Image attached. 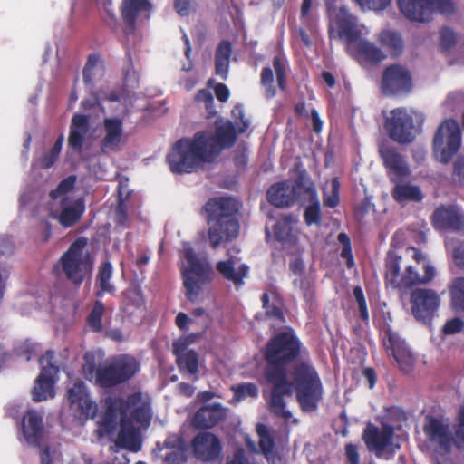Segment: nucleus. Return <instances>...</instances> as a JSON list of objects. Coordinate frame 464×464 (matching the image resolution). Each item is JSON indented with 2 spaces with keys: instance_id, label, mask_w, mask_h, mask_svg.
I'll use <instances>...</instances> for the list:
<instances>
[{
  "instance_id": "f257e3e1",
  "label": "nucleus",
  "mask_w": 464,
  "mask_h": 464,
  "mask_svg": "<svg viewBox=\"0 0 464 464\" xmlns=\"http://www.w3.org/2000/svg\"><path fill=\"white\" fill-rule=\"evenodd\" d=\"M302 343L293 330L276 334L264 349V376L273 385L268 401L269 411L276 417L289 420L285 395L295 393L300 410L315 412L324 400V388L320 374L310 360L295 362L287 374V366L302 354Z\"/></svg>"
},
{
  "instance_id": "f03ea898",
  "label": "nucleus",
  "mask_w": 464,
  "mask_h": 464,
  "mask_svg": "<svg viewBox=\"0 0 464 464\" xmlns=\"http://www.w3.org/2000/svg\"><path fill=\"white\" fill-rule=\"evenodd\" d=\"M238 131L230 121H216L215 133L200 130L192 139L182 138L172 146L166 160L173 173L193 172L201 163H211L224 149L232 148Z\"/></svg>"
},
{
  "instance_id": "7ed1b4c3",
  "label": "nucleus",
  "mask_w": 464,
  "mask_h": 464,
  "mask_svg": "<svg viewBox=\"0 0 464 464\" xmlns=\"http://www.w3.org/2000/svg\"><path fill=\"white\" fill-rule=\"evenodd\" d=\"M384 267L385 285L398 290L428 284L435 277L433 266L420 249L413 246L407 248L405 256L389 251Z\"/></svg>"
},
{
  "instance_id": "20e7f679",
  "label": "nucleus",
  "mask_w": 464,
  "mask_h": 464,
  "mask_svg": "<svg viewBox=\"0 0 464 464\" xmlns=\"http://www.w3.org/2000/svg\"><path fill=\"white\" fill-rule=\"evenodd\" d=\"M240 207L237 199L228 196L211 198L203 206L202 212L206 214L208 237L211 248L217 249L238 237Z\"/></svg>"
},
{
  "instance_id": "39448f33",
  "label": "nucleus",
  "mask_w": 464,
  "mask_h": 464,
  "mask_svg": "<svg viewBox=\"0 0 464 464\" xmlns=\"http://www.w3.org/2000/svg\"><path fill=\"white\" fill-rule=\"evenodd\" d=\"M106 409L102 420L98 422L99 436H111L117 429V415L120 419L130 413L135 422L141 426H149L151 420V407L143 399L140 392H136L122 397H108L105 399Z\"/></svg>"
},
{
  "instance_id": "423d86ee",
  "label": "nucleus",
  "mask_w": 464,
  "mask_h": 464,
  "mask_svg": "<svg viewBox=\"0 0 464 464\" xmlns=\"http://www.w3.org/2000/svg\"><path fill=\"white\" fill-rule=\"evenodd\" d=\"M87 246V237H77L53 266L56 274H63L75 286H80L92 274L94 260Z\"/></svg>"
},
{
  "instance_id": "0eeeda50",
  "label": "nucleus",
  "mask_w": 464,
  "mask_h": 464,
  "mask_svg": "<svg viewBox=\"0 0 464 464\" xmlns=\"http://www.w3.org/2000/svg\"><path fill=\"white\" fill-rule=\"evenodd\" d=\"M139 371L140 362L129 354L117 355L97 368L93 362L83 366L85 377L91 379L94 374L95 384L104 389L113 388L128 382Z\"/></svg>"
},
{
  "instance_id": "6e6552de",
  "label": "nucleus",
  "mask_w": 464,
  "mask_h": 464,
  "mask_svg": "<svg viewBox=\"0 0 464 464\" xmlns=\"http://www.w3.org/2000/svg\"><path fill=\"white\" fill-rule=\"evenodd\" d=\"M183 256L187 261V266L181 272L185 294L191 303H198L200 300L203 286L212 281L214 270L206 258L198 257L188 243L184 245Z\"/></svg>"
},
{
  "instance_id": "1a4fd4ad",
  "label": "nucleus",
  "mask_w": 464,
  "mask_h": 464,
  "mask_svg": "<svg viewBox=\"0 0 464 464\" xmlns=\"http://www.w3.org/2000/svg\"><path fill=\"white\" fill-rule=\"evenodd\" d=\"M401 13L409 21L430 23L437 13L450 15L455 12L451 0H397Z\"/></svg>"
},
{
  "instance_id": "9d476101",
  "label": "nucleus",
  "mask_w": 464,
  "mask_h": 464,
  "mask_svg": "<svg viewBox=\"0 0 464 464\" xmlns=\"http://www.w3.org/2000/svg\"><path fill=\"white\" fill-rule=\"evenodd\" d=\"M462 132L456 120H445L438 127L432 141L436 160L447 164L457 154L461 146Z\"/></svg>"
},
{
  "instance_id": "9b49d317",
  "label": "nucleus",
  "mask_w": 464,
  "mask_h": 464,
  "mask_svg": "<svg viewBox=\"0 0 464 464\" xmlns=\"http://www.w3.org/2000/svg\"><path fill=\"white\" fill-rule=\"evenodd\" d=\"M380 87L387 96L409 94L413 88L411 72L402 64H391L382 73Z\"/></svg>"
},
{
  "instance_id": "f8f14e48",
  "label": "nucleus",
  "mask_w": 464,
  "mask_h": 464,
  "mask_svg": "<svg viewBox=\"0 0 464 464\" xmlns=\"http://www.w3.org/2000/svg\"><path fill=\"white\" fill-rule=\"evenodd\" d=\"M309 182L304 179V172L301 173L294 182L283 180L273 184L266 192L268 202L276 208H288L295 204Z\"/></svg>"
},
{
  "instance_id": "ddd939ff",
  "label": "nucleus",
  "mask_w": 464,
  "mask_h": 464,
  "mask_svg": "<svg viewBox=\"0 0 464 464\" xmlns=\"http://www.w3.org/2000/svg\"><path fill=\"white\" fill-rule=\"evenodd\" d=\"M67 399L74 417L80 421L85 422L97 416L98 404L91 398L90 392L82 381L75 382L68 389Z\"/></svg>"
},
{
  "instance_id": "4468645a",
  "label": "nucleus",
  "mask_w": 464,
  "mask_h": 464,
  "mask_svg": "<svg viewBox=\"0 0 464 464\" xmlns=\"http://www.w3.org/2000/svg\"><path fill=\"white\" fill-rule=\"evenodd\" d=\"M330 18L329 34L334 32L339 39L345 41L348 44L357 42L361 31L358 27V19L351 14L345 6L328 12Z\"/></svg>"
},
{
  "instance_id": "2eb2a0df",
  "label": "nucleus",
  "mask_w": 464,
  "mask_h": 464,
  "mask_svg": "<svg viewBox=\"0 0 464 464\" xmlns=\"http://www.w3.org/2000/svg\"><path fill=\"white\" fill-rule=\"evenodd\" d=\"M54 357L53 351H47L44 356L40 358L42 370L32 391L33 400L36 402L52 399L55 395L53 376L58 372L59 369L52 361Z\"/></svg>"
},
{
  "instance_id": "dca6fc26",
  "label": "nucleus",
  "mask_w": 464,
  "mask_h": 464,
  "mask_svg": "<svg viewBox=\"0 0 464 464\" xmlns=\"http://www.w3.org/2000/svg\"><path fill=\"white\" fill-rule=\"evenodd\" d=\"M410 303L414 318L428 324L435 316L440 299L433 289L416 288L411 294Z\"/></svg>"
},
{
  "instance_id": "f3484780",
  "label": "nucleus",
  "mask_w": 464,
  "mask_h": 464,
  "mask_svg": "<svg viewBox=\"0 0 464 464\" xmlns=\"http://www.w3.org/2000/svg\"><path fill=\"white\" fill-rule=\"evenodd\" d=\"M385 129L389 137L400 144L411 143L415 138L413 118L403 108L391 111V116L385 121Z\"/></svg>"
},
{
  "instance_id": "a211bd4d",
  "label": "nucleus",
  "mask_w": 464,
  "mask_h": 464,
  "mask_svg": "<svg viewBox=\"0 0 464 464\" xmlns=\"http://www.w3.org/2000/svg\"><path fill=\"white\" fill-rule=\"evenodd\" d=\"M191 444L195 458L200 461L213 463L221 457V441L219 438L213 433H199L194 437Z\"/></svg>"
},
{
  "instance_id": "6ab92c4d",
  "label": "nucleus",
  "mask_w": 464,
  "mask_h": 464,
  "mask_svg": "<svg viewBox=\"0 0 464 464\" xmlns=\"http://www.w3.org/2000/svg\"><path fill=\"white\" fill-rule=\"evenodd\" d=\"M394 437V428L392 425H382L380 429L372 423H368L363 430L362 440L370 451H374L381 457L383 451L392 444Z\"/></svg>"
},
{
  "instance_id": "aec40b11",
  "label": "nucleus",
  "mask_w": 464,
  "mask_h": 464,
  "mask_svg": "<svg viewBox=\"0 0 464 464\" xmlns=\"http://www.w3.org/2000/svg\"><path fill=\"white\" fill-rule=\"evenodd\" d=\"M379 152L390 181L404 179L411 175L409 164L396 148L382 146Z\"/></svg>"
},
{
  "instance_id": "412c9836",
  "label": "nucleus",
  "mask_w": 464,
  "mask_h": 464,
  "mask_svg": "<svg viewBox=\"0 0 464 464\" xmlns=\"http://www.w3.org/2000/svg\"><path fill=\"white\" fill-rule=\"evenodd\" d=\"M383 343L387 353L393 356L400 369L405 373L410 372L414 365V357L401 338L390 328L384 332Z\"/></svg>"
},
{
  "instance_id": "4be33fe9",
  "label": "nucleus",
  "mask_w": 464,
  "mask_h": 464,
  "mask_svg": "<svg viewBox=\"0 0 464 464\" xmlns=\"http://www.w3.org/2000/svg\"><path fill=\"white\" fill-rule=\"evenodd\" d=\"M152 10L150 0H122L120 7L122 22L125 25L124 34L130 35L136 30V22L142 14H149Z\"/></svg>"
},
{
  "instance_id": "5701e85b",
  "label": "nucleus",
  "mask_w": 464,
  "mask_h": 464,
  "mask_svg": "<svg viewBox=\"0 0 464 464\" xmlns=\"http://www.w3.org/2000/svg\"><path fill=\"white\" fill-rule=\"evenodd\" d=\"M103 130L104 136L100 145L102 153L119 151L123 138V120L119 117L105 118Z\"/></svg>"
},
{
  "instance_id": "b1692460",
  "label": "nucleus",
  "mask_w": 464,
  "mask_h": 464,
  "mask_svg": "<svg viewBox=\"0 0 464 464\" xmlns=\"http://www.w3.org/2000/svg\"><path fill=\"white\" fill-rule=\"evenodd\" d=\"M423 431L428 439L438 443V446L444 453H450L452 446V436L450 427L433 416L426 418Z\"/></svg>"
},
{
  "instance_id": "393cba45",
  "label": "nucleus",
  "mask_w": 464,
  "mask_h": 464,
  "mask_svg": "<svg viewBox=\"0 0 464 464\" xmlns=\"http://www.w3.org/2000/svg\"><path fill=\"white\" fill-rule=\"evenodd\" d=\"M22 431L28 444L40 447L44 437V415L28 410L23 417Z\"/></svg>"
},
{
  "instance_id": "a878e982",
  "label": "nucleus",
  "mask_w": 464,
  "mask_h": 464,
  "mask_svg": "<svg viewBox=\"0 0 464 464\" xmlns=\"http://www.w3.org/2000/svg\"><path fill=\"white\" fill-rule=\"evenodd\" d=\"M227 411L220 403L199 408L192 419V425L198 430L210 429L226 419Z\"/></svg>"
},
{
  "instance_id": "bb28decb",
  "label": "nucleus",
  "mask_w": 464,
  "mask_h": 464,
  "mask_svg": "<svg viewBox=\"0 0 464 464\" xmlns=\"http://www.w3.org/2000/svg\"><path fill=\"white\" fill-rule=\"evenodd\" d=\"M173 353L180 372H187L194 376V381L198 379V354L194 350H188L187 344L182 342L173 343Z\"/></svg>"
},
{
  "instance_id": "cd10ccee",
  "label": "nucleus",
  "mask_w": 464,
  "mask_h": 464,
  "mask_svg": "<svg viewBox=\"0 0 464 464\" xmlns=\"http://www.w3.org/2000/svg\"><path fill=\"white\" fill-rule=\"evenodd\" d=\"M433 224L442 229L464 231V216L454 207H440L433 213Z\"/></svg>"
},
{
  "instance_id": "c85d7f7f",
  "label": "nucleus",
  "mask_w": 464,
  "mask_h": 464,
  "mask_svg": "<svg viewBox=\"0 0 464 464\" xmlns=\"http://www.w3.org/2000/svg\"><path fill=\"white\" fill-rule=\"evenodd\" d=\"M89 117L75 113L72 118L70 126L68 146L74 151H81L89 132Z\"/></svg>"
},
{
  "instance_id": "c756f323",
  "label": "nucleus",
  "mask_w": 464,
  "mask_h": 464,
  "mask_svg": "<svg viewBox=\"0 0 464 464\" xmlns=\"http://www.w3.org/2000/svg\"><path fill=\"white\" fill-rule=\"evenodd\" d=\"M391 182L394 184L391 194L397 203L420 202L423 199L424 196L420 186L403 182V179Z\"/></svg>"
},
{
  "instance_id": "7c9ffc66",
  "label": "nucleus",
  "mask_w": 464,
  "mask_h": 464,
  "mask_svg": "<svg viewBox=\"0 0 464 464\" xmlns=\"http://www.w3.org/2000/svg\"><path fill=\"white\" fill-rule=\"evenodd\" d=\"M163 445L165 449L169 450L164 456L166 464H183L187 461V448L184 440L180 436L169 435Z\"/></svg>"
},
{
  "instance_id": "2f4dec72",
  "label": "nucleus",
  "mask_w": 464,
  "mask_h": 464,
  "mask_svg": "<svg viewBox=\"0 0 464 464\" xmlns=\"http://www.w3.org/2000/svg\"><path fill=\"white\" fill-rule=\"evenodd\" d=\"M354 48L357 59L361 63L377 65L386 59L385 53L373 43L367 40H360L356 43Z\"/></svg>"
},
{
  "instance_id": "473e14b6",
  "label": "nucleus",
  "mask_w": 464,
  "mask_h": 464,
  "mask_svg": "<svg viewBox=\"0 0 464 464\" xmlns=\"http://www.w3.org/2000/svg\"><path fill=\"white\" fill-rule=\"evenodd\" d=\"M66 199L67 198H64L62 200V210L58 217V220L63 227H71L82 218L85 211V204L82 198H78L72 204L65 205Z\"/></svg>"
},
{
  "instance_id": "72a5a7b5",
  "label": "nucleus",
  "mask_w": 464,
  "mask_h": 464,
  "mask_svg": "<svg viewBox=\"0 0 464 464\" xmlns=\"http://www.w3.org/2000/svg\"><path fill=\"white\" fill-rule=\"evenodd\" d=\"M135 421L131 416L123 417L120 419V431L118 433V440L125 447L133 450H140V443L139 440V430L133 426Z\"/></svg>"
},
{
  "instance_id": "f704fd0d",
  "label": "nucleus",
  "mask_w": 464,
  "mask_h": 464,
  "mask_svg": "<svg viewBox=\"0 0 464 464\" xmlns=\"http://www.w3.org/2000/svg\"><path fill=\"white\" fill-rule=\"evenodd\" d=\"M113 275V267L110 261H103L98 267L96 276V292L97 297H102L104 294L114 295L116 289L111 282Z\"/></svg>"
},
{
  "instance_id": "c9c22d12",
  "label": "nucleus",
  "mask_w": 464,
  "mask_h": 464,
  "mask_svg": "<svg viewBox=\"0 0 464 464\" xmlns=\"http://www.w3.org/2000/svg\"><path fill=\"white\" fill-rule=\"evenodd\" d=\"M305 194L308 195L311 203L304 209V222L307 226H320L322 223L321 207L316 188L312 181H309L308 187L305 188Z\"/></svg>"
},
{
  "instance_id": "e433bc0d",
  "label": "nucleus",
  "mask_w": 464,
  "mask_h": 464,
  "mask_svg": "<svg viewBox=\"0 0 464 464\" xmlns=\"http://www.w3.org/2000/svg\"><path fill=\"white\" fill-rule=\"evenodd\" d=\"M232 45L227 40H222L215 52V73L226 80L228 75Z\"/></svg>"
},
{
  "instance_id": "4c0bfd02",
  "label": "nucleus",
  "mask_w": 464,
  "mask_h": 464,
  "mask_svg": "<svg viewBox=\"0 0 464 464\" xmlns=\"http://www.w3.org/2000/svg\"><path fill=\"white\" fill-rule=\"evenodd\" d=\"M377 39L380 44L385 48L392 57L397 58L402 53L404 42L400 33L384 30L379 34Z\"/></svg>"
},
{
  "instance_id": "58836bf2",
  "label": "nucleus",
  "mask_w": 464,
  "mask_h": 464,
  "mask_svg": "<svg viewBox=\"0 0 464 464\" xmlns=\"http://www.w3.org/2000/svg\"><path fill=\"white\" fill-rule=\"evenodd\" d=\"M216 267L227 280L233 282L235 285H241L248 272V266L246 264H242L236 271L235 262L232 259L220 261Z\"/></svg>"
},
{
  "instance_id": "ea45409f",
  "label": "nucleus",
  "mask_w": 464,
  "mask_h": 464,
  "mask_svg": "<svg viewBox=\"0 0 464 464\" xmlns=\"http://www.w3.org/2000/svg\"><path fill=\"white\" fill-rule=\"evenodd\" d=\"M450 294L453 309L464 312V277H458L452 282Z\"/></svg>"
},
{
  "instance_id": "a19ab883",
  "label": "nucleus",
  "mask_w": 464,
  "mask_h": 464,
  "mask_svg": "<svg viewBox=\"0 0 464 464\" xmlns=\"http://www.w3.org/2000/svg\"><path fill=\"white\" fill-rule=\"evenodd\" d=\"M256 432L259 437L258 445L262 453L268 459L274 452L275 440L264 424H258Z\"/></svg>"
},
{
  "instance_id": "79ce46f5",
  "label": "nucleus",
  "mask_w": 464,
  "mask_h": 464,
  "mask_svg": "<svg viewBox=\"0 0 464 464\" xmlns=\"http://www.w3.org/2000/svg\"><path fill=\"white\" fill-rule=\"evenodd\" d=\"M63 142V134H61L57 138L53 146L46 153H44L42 156V158L40 159V166L42 169H49L55 163V161L57 160V159L61 153Z\"/></svg>"
},
{
  "instance_id": "37998d69",
  "label": "nucleus",
  "mask_w": 464,
  "mask_h": 464,
  "mask_svg": "<svg viewBox=\"0 0 464 464\" xmlns=\"http://www.w3.org/2000/svg\"><path fill=\"white\" fill-rule=\"evenodd\" d=\"M104 314V304L101 301H96L92 310L87 317V323L94 333H100L102 330V316Z\"/></svg>"
},
{
  "instance_id": "c03bdc74",
  "label": "nucleus",
  "mask_w": 464,
  "mask_h": 464,
  "mask_svg": "<svg viewBox=\"0 0 464 464\" xmlns=\"http://www.w3.org/2000/svg\"><path fill=\"white\" fill-rule=\"evenodd\" d=\"M452 443L456 448L464 447V406L459 408L453 425Z\"/></svg>"
},
{
  "instance_id": "a18cd8bd",
  "label": "nucleus",
  "mask_w": 464,
  "mask_h": 464,
  "mask_svg": "<svg viewBox=\"0 0 464 464\" xmlns=\"http://www.w3.org/2000/svg\"><path fill=\"white\" fill-rule=\"evenodd\" d=\"M337 239L339 243L342 245V250L340 256L345 259L346 261V266L348 268H353L355 265L353 251H352V245H351V239L350 237L344 233L342 232L338 234Z\"/></svg>"
},
{
  "instance_id": "49530a36",
  "label": "nucleus",
  "mask_w": 464,
  "mask_h": 464,
  "mask_svg": "<svg viewBox=\"0 0 464 464\" xmlns=\"http://www.w3.org/2000/svg\"><path fill=\"white\" fill-rule=\"evenodd\" d=\"M273 67L276 71L277 85L280 90L285 91L286 89V61L276 55L273 58Z\"/></svg>"
},
{
  "instance_id": "de8ad7c7",
  "label": "nucleus",
  "mask_w": 464,
  "mask_h": 464,
  "mask_svg": "<svg viewBox=\"0 0 464 464\" xmlns=\"http://www.w3.org/2000/svg\"><path fill=\"white\" fill-rule=\"evenodd\" d=\"M295 286L299 287L304 299L307 303H314L315 300V292L314 284L306 277L302 276L300 279L293 281Z\"/></svg>"
},
{
  "instance_id": "09e8293b",
  "label": "nucleus",
  "mask_w": 464,
  "mask_h": 464,
  "mask_svg": "<svg viewBox=\"0 0 464 464\" xmlns=\"http://www.w3.org/2000/svg\"><path fill=\"white\" fill-rule=\"evenodd\" d=\"M100 62L101 57L97 53H92L88 56L82 71L83 82L86 86L92 87L94 76L93 70Z\"/></svg>"
},
{
  "instance_id": "8fccbe9b",
  "label": "nucleus",
  "mask_w": 464,
  "mask_h": 464,
  "mask_svg": "<svg viewBox=\"0 0 464 464\" xmlns=\"http://www.w3.org/2000/svg\"><path fill=\"white\" fill-rule=\"evenodd\" d=\"M260 83L266 89V95L267 98H273L276 94V88L274 85V72L269 66L262 69L260 74Z\"/></svg>"
},
{
  "instance_id": "3c124183",
  "label": "nucleus",
  "mask_w": 464,
  "mask_h": 464,
  "mask_svg": "<svg viewBox=\"0 0 464 464\" xmlns=\"http://www.w3.org/2000/svg\"><path fill=\"white\" fill-rule=\"evenodd\" d=\"M276 238L281 243H293L295 237L293 235L292 227L287 222H277L274 227Z\"/></svg>"
},
{
  "instance_id": "603ef678",
  "label": "nucleus",
  "mask_w": 464,
  "mask_h": 464,
  "mask_svg": "<svg viewBox=\"0 0 464 464\" xmlns=\"http://www.w3.org/2000/svg\"><path fill=\"white\" fill-rule=\"evenodd\" d=\"M75 182L76 177L74 175H70L63 179L54 189L50 191V198L53 199H57L58 198L72 191L75 186Z\"/></svg>"
},
{
  "instance_id": "864d4df0",
  "label": "nucleus",
  "mask_w": 464,
  "mask_h": 464,
  "mask_svg": "<svg viewBox=\"0 0 464 464\" xmlns=\"http://www.w3.org/2000/svg\"><path fill=\"white\" fill-rule=\"evenodd\" d=\"M313 0H303L301 5L300 19L307 30L313 31L315 27V17L310 13Z\"/></svg>"
},
{
  "instance_id": "5fc2aeb1",
  "label": "nucleus",
  "mask_w": 464,
  "mask_h": 464,
  "mask_svg": "<svg viewBox=\"0 0 464 464\" xmlns=\"http://www.w3.org/2000/svg\"><path fill=\"white\" fill-rule=\"evenodd\" d=\"M263 308L266 310V315L268 318H275L280 322L285 321L282 309L276 304H270L268 293H264L261 297Z\"/></svg>"
},
{
  "instance_id": "6e6d98bb",
  "label": "nucleus",
  "mask_w": 464,
  "mask_h": 464,
  "mask_svg": "<svg viewBox=\"0 0 464 464\" xmlns=\"http://www.w3.org/2000/svg\"><path fill=\"white\" fill-rule=\"evenodd\" d=\"M233 391L239 400L246 399V397L256 398L258 396V388L253 382L238 384L233 388Z\"/></svg>"
},
{
  "instance_id": "4d7b16f0",
  "label": "nucleus",
  "mask_w": 464,
  "mask_h": 464,
  "mask_svg": "<svg viewBox=\"0 0 464 464\" xmlns=\"http://www.w3.org/2000/svg\"><path fill=\"white\" fill-rule=\"evenodd\" d=\"M331 186H332L331 193L324 195V206H326L328 208H334L337 207L340 203V196H339L340 182H339V179L337 178L333 179Z\"/></svg>"
},
{
  "instance_id": "13d9d810",
  "label": "nucleus",
  "mask_w": 464,
  "mask_h": 464,
  "mask_svg": "<svg viewBox=\"0 0 464 464\" xmlns=\"http://www.w3.org/2000/svg\"><path fill=\"white\" fill-rule=\"evenodd\" d=\"M195 101L203 102L208 113L211 116L216 114L214 106V97L211 92L208 89H200L198 91L195 96Z\"/></svg>"
},
{
  "instance_id": "bf43d9fd",
  "label": "nucleus",
  "mask_w": 464,
  "mask_h": 464,
  "mask_svg": "<svg viewBox=\"0 0 464 464\" xmlns=\"http://www.w3.org/2000/svg\"><path fill=\"white\" fill-rule=\"evenodd\" d=\"M353 296L358 304L360 317L362 321L368 322L369 313L366 304V299L362 288L359 285L355 286L353 290Z\"/></svg>"
},
{
  "instance_id": "052dcab7",
  "label": "nucleus",
  "mask_w": 464,
  "mask_h": 464,
  "mask_svg": "<svg viewBox=\"0 0 464 464\" xmlns=\"http://www.w3.org/2000/svg\"><path fill=\"white\" fill-rule=\"evenodd\" d=\"M232 116L236 120L238 133L246 132L250 125V121L245 118V112L241 104L235 105L232 110Z\"/></svg>"
},
{
  "instance_id": "680f3d73",
  "label": "nucleus",
  "mask_w": 464,
  "mask_h": 464,
  "mask_svg": "<svg viewBox=\"0 0 464 464\" xmlns=\"http://www.w3.org/2000/svg\"><path fill=\"white\" fill-rule=\"evenodd\" d=\"M362 9L382 11L390 4L392 0H354Z\"/></svg>"
},
{
  "instance_id": "e2e57ef3",
  "label": "nucleus",
  "mask_w": 464,
  "mask_h": 464,
  "mask_svg": "<svg viewBox=\"0 0 464 464\" xmlns=\"http://www.w3.org/2000/svg\"><path fill=\"white\" fill-rule=\"evenodd\" d=\"M456 43V36L454 32L449 27H444L440 31V45L443 51H448Z\"/></svg>"
},
{
  "instance_id": "0e129e2a",
  "label": "nucleus",
  "mask_w": 464,
  "mask_h": 464,
  "mask_svg": "<svg viewBox=\"0 0 464 464\" xmlns=\"http://www.w3.org/2000/svg\"><path fill=\"white\" fill-rule=\"evenodd\" d=\"M463 327H464L463 320L460 319L459 317H454L450 320H448L445 323L442 332L444 334H448V335L455 334L461 332Z\"/></svg>"
},
{
  "instance_id": "69168bd1",
  "label": "nucleus",
  "mask_w": 464,
  "mask_h": 464,
  "mask_svg": "<svg viewBox=\"0 0 464 464\" xmlns=\"http://www.w3.org/2000/svg\"><path fill=\"white\" fill-rule=\"evenodd\" d=\"M174 9L180 16H188L193 9V0H174Z\"/></svg>"
},
{
  "instance_id": "338daca9",
  "label": "nucleus",
  "mask_w": 464,
  "mask_h": 464,
  "mask_svg": "<svg viewBox=\"0 0 464 464\" xmlns=\"http://www.w3.org/2000/svg\"><path fill=\"white\" fill-rule=\"evenodd\" d=\"M345 456L349 464H360V457L358 448L354 444H347L345 446Z\"/></svg>"
},
{
  "instance_id": "774afa93",
  "label": "nucleus",
  "mask_w": 464,
  "mask_h": 464,
  "mask_svg": "<svg viewBox=\"0 0 464 464\" xmlns=\"http://www.w3.org/2000/svg\"><path fill=\"white\" fill-rule=\"evenodd\" d=\"M453 259L457 266L464 269V242L453 249Z\"/></svg>"
}]
</instances>
